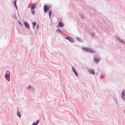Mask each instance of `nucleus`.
Here are the masks:
<instances>
[{
    "instance_id": "f257e3e1",
    "label": "nucleus",
    "mask_w": 125,
    "mask_h": 125,
    "mask_svg": "<svg viewBox=\"0 0 125 125\" xmlns=\"http://www.w3.org/2000/svg\"><path fill=\"white\" fill-rule=\"evenodd\" d=\"M4 77L8 82L10 81V72L9 71H6L4 75Z\"/></svg>"
},
{
    "instance_id": "f03ea898",
    "label": "nucleus",
    "mask_w": 125,
    "mask_h": 125,
    "mask_svg": "<svg viewBox=\"0 0 125 125\" xmlns=\"http://www.w3.org/2000/svg\"><path fill=\"white\" fill-rule=\"evenodd\" d=\"M81 49L89 53H95V51H94L88 48L82 47Z\"/></svg>"
},
{
    "instance_id": "7ed1b4c3",
    "label": "nucleus",
    "mask_w": 125,
    "mask_h": 125,
    "mask_svg": "<svg viewBox=\"0 0 125 125\" xmlns=\"http://www.w3.org/2000/svg\"><path fill=\"white\" fill-rule=\"evenodd\" d=\"M121 98L123 101H124L125 100V91L123 90L121 94Z\"/></svg>"
},
{
    "instance_id": "20e7f679",
    "label": "nucleus",
    "mask_w": 125,
    "mask_h": 125,
    "mask_svg": "<svg viewBox=\"0 0 125 125\" xmlns=\"http://www.w3.org/2000/svg\"><path fill=\"white\" fill-rule=\"evenodd\" d=\"M65 38L66 39L69 40L70 42H74V40L72 37L68 36Z\"/></svg>"
},
{
    "instance_id": "39448f33",
    "label": "nucleus",
    "mask_w": 125,
    "mask_h": 125,
    "mask_svg": "<svg viewBox=\"0 0 125 125\" xmlns=\"http://www.w3.org/2000/svg\"><path fill=\"white\" fill-rule=\"evenodd\" d=\"M43 9L44 12H46L49 10V7L47 5H44Z\"/></svg>"
},
{
    "instance_id": "423d86ee",
    "label": "nucleus",
    "mask_w": 125,
    "mask_h": 125,
    "mask_svg": "<svg viewBox=\"0 0 125 125\" xmlns=\"http://www.w3.org/2000/svg\"><path fill=\"white\" fill-rule=\"evenodd\" d=\"M99 60V57L97 55H95L94 56V60L95 62H97Z\"/></svg>"
},
{
    "instance_id": "0eeeda50",
    "label": "nucleus",
    "mask_w": 125,
    "mask_h": 125,
    "mask_svg": "<svg viewBox=\"0 0 125 125\" xmlns=\"http://www.w3.org/2000/svg\"><path fill=\"white\" fill-rule=\"evenodd\" d=\"M88 70L90 73L94 75L95 74V73L94 72V70L92 69H88Z\"/></svg>"
},
{
    "instance_id": "6e6552de",
    "label": "nucleus",
    "mask_w": 125,
    "mask_h": 125,
    "mask_svg": "<svg viewBox=\"0 0 125 125\" xmlns=\"http://www.w3.org/2000/svg\"><path fill=\"white\" fill-rule=\"evenodd\" d=\"M23 22L25 27H26L27 29H29L30 28V26L28 23L25 21H24Z\"/></svg>"
},
{
    "instance_id": "1a4fd4ad",
    "label": "nucleus",
    "mask_w": 125,
    "mask_h": 125,
    "mask_svg": "<svg viewBox=\"0 0 125 125\" xmlns=\"http://www.w3.org/2000/svg\"><path fill=\"white\" fill-rule=\"evenodd\" d=\"M36 7V5L35 3H33L31 7V10H33Z\"/></svg>"
},
{
    "instance_id": "9d476101",
    "label": "nucleus",
    "mask_w": 125,
    "mask_h": 125,
    "mask_svg": "<svg viewBox=\"0 0 125 125\" xmlns=\"http://www.w3.org/2000/svg\"><path fill=\"white\" fill-rule=\"evenodd\" d=\"M32 28L33 29H34L35 28V26L36 24V22H32Z\"/></svg>"
},
{
    "instance_id": "9b49d317",
    "label": "nucleus",
    "mask_w": 125,
    "mask_h": 125,
    "mask_svg": "<svg viewBox=\"0 0 125 125\" xmlns=\"http://www.w3.org/2000/svg\"><path fill=\"white\" fill-rule=\"evenodd\" d=\"M72 68H73V70L72 71H73L75 75L76 76H78V74H77V73H76L75 70L74 68L73 67V66L72 67Z\"/></svg>"
},
{
    "instance_id": "f8f14e48",
    "label": "nucleus",
    "mask_w": 125,
    "mask_h": 125,
    "mask_svg": "<svg viewBox=\"0 0 125 125\" xmlns=\"http://www.w3.org/2000/svg\"><path fill=\"white\" fill-rule=\"evenodd\" d=\"M58 25L60 27H62L63 26V24L62 22H60L58 23Z\"/></svg>"
},
{
    "instance_id": "ddd939ff",
    "label": "nucleus",
    "mask_w": 125,
    "mask_h": 125,
    "mask_svg": "<svg viewBox=\"0 0 125 125\" xmlns=\"http://www.w3.org/2000/svg\"><path fill=\"white\" fill-rule=\"evenodd\" d=\"M76 39L78 40L80 42H83V40L80 38L78 37H76Z\"/></svg>"
},
{
    "instance_id": "4468645a",
    "label": "nucleus",
    "mask_w": 125,
    "mask_h": 125,
    "mask_svg": "<svg viewBox=\"0 0 125 125\" xmlns=\"http://www.w3.org/2000/svg\"><path fill=\"white\" fill-rule=\"evenodd\" d=\"M17 115L19 117H21V116L20 115V113L18 111V109L17 110Z\"/></svg>"
},
{
    "instance_id": "2eb2a0df",
    "label": "nucleus",
    "mask_w": 125,
    "mask_h": 125,
    "mask_svg": "<svg viewBox=\"0 0 125 125\" xmlns=\"http://www.w3.org/2000/svg\"><path fill=\"white\" fill-rule=\"evenodd\" d=\"M49 18H50L51 15V14L52 13V11L51 10H49Z\"/></svg>"
},
{
    "instance_id": "dca6fc26",
    "label": "nucleus",
    "mask_w": 125,
    "mask_h": 125,
    "mask_svg": "<svg viewBox=\"0 0 125 125\" xmlns=\"http://www.w3.org/2000/svg\"><path fill=\"white\" fill-rule=\"evenodd\" d=\"M16 0H15V1H13V3L14 4L16 7V9L17 10V8L16 5Z\"/></svg>"
},
{
    "instance_id": "f3484780",
    "label": "nucleus",
    "mask_w": 125,
    "mask_h": 125,
    "mask_svg": "<svg viewBox=\"0 0 125 125\" xmlns=\"http://www.w3.org/2000/svg\"><path fill=\"white\" fill-rule=\"evenodd\" d=\"M113 100L116 102V103L117 104V100L116 98V97H114L113 98Z\"/></svg>"
},
{
    "instance_id": "a211bd4d",
    "label": "nucleus",
    "mask_w": 125,
    "mask_h": 125,
    "mask_svg": "<svg viewBox=\"0 0 125 125\" xmlns=\"http://www.w3.org/2000/svg\"><path fill=\"white\" fill-rule=\"evenodd\" d=\"M12 16L13 18H14L15 19H16V15L15 14H13L12 15Z\"/></svg>"
},
{
    "instance_id": "6ab92c4d",
    "label": "nucleus",
    "mask_w": 125,
    "mask_h": 125,
    "mask_svg": "<svg viewBox=\"0 0 125 125\" xmlns=\"http://www.w3.org/2000/svg\"><path fill=\"white\" fill-rule=\"evenodd\" d=\"M56 32H58L59 33H60L61 32V30L59 29H57L56 30Z\"/></svg>"
},
{
    "instance_id": "aec40b11",
    "label": "nucleus",
    "mask_w": 125,
    "mask_h": 125,
    "mask_svg": "<svg viewBox=\"0 0 125 125\" xmlns=\"http://www.w3.org/2000/svg\"><path fill=\"white\" fill-rule=\"evenodd\" d=\"M116 39L119 41L121 42V41H122V40H121V39H119L118 37L116 36Z\"/></svg>"
},
{
    "instance_id": "412c9836",
    "label": "nucleus",
    "mask_w": 125,
    "mask_h": 125,
    "mask_svg": "<svg viewBox=\"0 0 125 125\" xmlns=\"http://www.w3.org/2000/svg\"><path fill=\"white\" fill-rule=\"evenodd\" d=\"M32 125H37V124L36 123H33Z\"/></svg>"
},
{
    "instance_id": "4be33fe9",
    "label": "nucleus",
    "mask_w": 125,
    "mask_h": 125,
    "mask_svg": "<svg viewBox=\"0 0 125 125\" xmlns=\"http://www.w3.org/2000/svg\"><path fill=\"white\" fill-rule=\"evenodd\" d=\"M121 43H122L124 44H125V42L124 41H123L122 40V41H121Z\"/></svg>"
},
{
    "instance_id": "5701e85b",
    "label": "nucleus",
    "mask_w": 125,
    "mask_h": 125,
    "mask_svg": "<svg viewBox=\"0 0 125 125\" xmlns=\"http://www.w3.org/2000/svg\"><path fill=\"white\" fill-rule=\"evenodd\" d=\"M31 87V86H29V85L28 86V87L27 88V89L29 90V89H30V88Z\"/></svg>"
},
{
    "instance_id": "b1692460",
    "label": "nucleus",
    "mask_w": 125,
    "mask_h": 125,
    "mask_svg": "<svg viewBox=\"0 0 125 125\" xmlns=\"http://www.w3.org/2000/svg\"><path fill=\"white\" fill-rule=\"evenodd\" d=\"M39 28V24H38L37 25L36 28L37 29H38Z\"/></svg>"
},
{
    "instance_id": "393cba45",
    "label": "nucleus",
    "mask_w": 125,
    "mask_h": 125,
    "mask_svg": "<svg viewBox=\"0 0 125 125\" xmlns=\"http://www.w3.org/2000/svg\"><path fill=\"white\" fill-rule=\"evenodd\" d=\"M31 13L33 14V15H34L35 13V12L34 10H32V11Z\"/></svg>"
},
{
    "instance_id": "a878e982",
    "label": "nucleus",
    "mask_w": 125,
    "mask_h": 125,
    "mask_svg": "<svg viewBox=\"0 0 125 125\" xmlns=\"http://www.w3.org/2000/svg\"><path fill=\"white\" fill-rule=\"evenodd\" d=\"M39 120H37V121L36 122V123H37V124H38V123H39Z\"/></svg>"
},
{
    "instance_id": "bb28decb",
    "label": "nucleus",
    "mask_w": 125,
    "mask_h": 125,
    "mask_svg": "<svg viewBox=\"0 0 125 125\" xmlns=\"http://www.w3.org/2000/svg\"><path fill=\"white\" fill-rule=\"evenodd\" d=\"M81 18H82V19H83V18H84L83 17V16L82 15H81Z\"/></svg>"
},
{
    "instance_id": "cd10ccee",
    "label": "nucleus",
    "mask_w": 125,
    "mask_h": 125,
    "mask_svg": "<svg viewBox=\"0 0 125 125\" xmlns=\"http://www.w3.org/2000/svg\"><path fill=\"white\" fill-rule=\"evenodd\" d=\"M123 112L125 114V110L124 109L123 110Z\"/></svg>"
},
{
    "instance_id": "c85d7f7f",
    "label": "nucleus",
    "mask_w": 125,
    "mask_h": 125,
    "mask_svg": "<svg viewBox=\"0 0 125 125\" xmlns=\"http://www.w3.org/2000/svg\"><path fill=\"white\" fill-rule=\"evenodd\" d=\"M19 23L20 24H21V23L20 22H19Z\"/></svg>"
},
{
    "instance_id": "c756f323",
    "label": "nucleus",
    "mask_w": 125,
    "mask_h": 125,
    "mask_svg": "<svg viewBox=\"0 0 125 125\" xmlns=\"http://www.w3.org/2000/svg\"><path fill=\"white\" fill-rule=\"evenodd\" d=\"M93 34V33H92V34Z\"/></svg>"
}]
</instances>
